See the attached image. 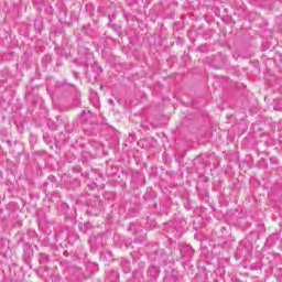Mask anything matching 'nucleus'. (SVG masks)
<instances>
[{"label": "nucleus", "instance_id": "obj_12", "mask_svg": "<svg viewBox=\"0 0 282 282\" xmlns=\"http://www.w3.org/2000/svg\"><path fill=\"white\" fill-rule=\"evenodd\" d=\"M100 89H102V86H100Z\"/></svg>", "mask_w": 282, "mask_h": 282}, {"label": "nucleus", "instance_id": "obj_6", "mask_svg": "<svg viewBox=\"0 0 282 282\" xmlns=\"http://www.w3.org/2000/svg\"><path fill=\"white\" fill-rule=\"evenodd\" d=\"M270 241H279V237H276L275 235H273V236H270L269 238H268V240H267V243H270Z\"/></svg>", "mask_w": 282, "mask_h": 282}, {"label": "nucleus", "instance_id": "obj_5", "mask_svg": "<svg viewBox=\"0 0 282 282\" xmlns=\"http://www.w3.org/2000/svg\"><path fill=\"white\" fill-rule=\"evenodd\" d=\"M88 118H91V111L83 110L82 111V120H87Z\"/></svg>", "mask_w": 282, "mask_h": 282}, {"label": "nucleus", "instance_id": "obj_11", "mask_svg": "<svg viewBox=\"0 0 282 282\" xmlns=\"http://www.w3.org/2000/svg\"><path fill=\"white\" fill-rule=\"evenodd\" d=\"M74 76H75V78H78V73H75Z\"/></svg>", "mask_w": 282, "mask_h": 282}, {"label": "nucleus", "instance_id": "obj_2", "mask_svg": "<svg viewBox=\"0 0 282 282\" xmlns=\"http://www.w3.org/2000/svg\"><path fill=\"white\" fill-rule=\"evenodd\" d=\"M37 261L41 265H47L51 261L50 254L43 252L39 253Z\"/></svg>", "mask_w": 282, "mask_h": 282}, {"label": "nucleus", "instance_id": "obj_1", "mask_svg": "<svg viewBox=\"0 0 282 282\" xmlns=\"http://www.w3.org/2000/svg\"><path fill=\"white\" fill-rule=\"evenodd\" d=\"M7 144L11 153H15V155H21V151H23V144L17 141L12 142L10 140L7 141Z\"/></svg>", "mask_w": 282, "mask_h": 282}, {"label": "nucleus", "instance_id": "obj_7", "mask_svg": "<svg viewBox=\"0 0 282 282\" xmlns=\"http://www.w3.org/2000/svg\"><path fill=\"white\" fill-rule=\"evenodd\" d=\"M33 3H34V6H37V8H39V6L41 3H43V0H33Z\"/></svg>", "mask_w": 282, "mask_h": 282}, {"label": "nucleus", "instance_id": "obj_9", "mask_svg": "<svg viewBox=\"0 0 282 282\" xmlns=\"http://www.w3.org/2000/svg\"><path fill=\"white\" fill-rule=\"evenodd\" d=\"M55 180H56V176H54V175H50V176H48V181H50V182H54Z\"/></svg>", "mask_w": 282, "mask_h": 282}, {"label": "nucleus", "instance_id": "obj_3", "mask_svg": "<svg viewBox=\"0 0 282 282\" xmlns=\"http://www.w3.org/2000/svg\"><path fill=\"white\" fill-rule=\"evenodd\" d=\"M34 257V249L32 246H25L24 247V260L30 261Z\"/></svg>", "mask_w": 282, "mask_h": 282}, {"label": "nucleus", "instance_id": "obj_8", "mask_svg": "<svg viewBox=\"0 0 282 282\" xmlns=\"http://www.w3.org/2000/svg\"><path fill=\"white\" fill-rule=\"evenodd\" d=\"M30 140H31V142H36V135L31 134V135H30Z\"/></svg>", "mask_w": 282, "mask_h": 282}, {"label": "nucleus", "instance_id": "obj_10", "mask_svg": "<svg viewBox=\"0 0 282 282\" xmlns=\"http://www.w3.org/2000/svg\"><path fill=\"white\" fill-rule=\"evenodd\" d=\"M109 104H110V105H113V100H112V99H109Z\"/></svg>", "mask_w": 282, "mask_h": 282}, {"label": "nucleus", "instance_id": "obj_4", "mask_svg": "<svg viewBox=\"0 0 282 282\" xmlns=\"http://www.w3.org/2000/svg\"><path fill=\"white\" fill-rule=\"evenodd\" d=\"M121 265H122L123 272H124L126 274H129V272H131V269H129V261H127V260L122 261V262H121Z\"/></svg>", "mask_w": 282, "mask_h": 282}]
</instances>
